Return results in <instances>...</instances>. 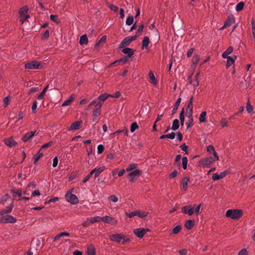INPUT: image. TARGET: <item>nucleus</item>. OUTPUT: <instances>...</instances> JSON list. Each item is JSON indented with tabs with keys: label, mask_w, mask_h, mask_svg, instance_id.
Wrapping results in <instances>:
<instances>
[{
	"label": "nucleus",
	"mask_w": 255,
	"mask_h": 255,
	"mask_svg": "<svg viewBox=\"0 0 255 255\" xmlns=\"http://www.w3.org/2000/svg\"><path fill=\"white\" fill-rule=\"evenodd\" d=\"M88 220H89L90 221L91 224H93L96 222L102 221V217H100L98 216L91 217V218L88 219Z\"/></svg>",
	"instance_id": "obj_30"
},
{
	"label": "nucleus",
	"mask_w": 255,
	"mask_h": 255,
	"mask_svg": "<svg viewBox=\"0 0 255 255\" xmlns=\"http://www.w3.org/2000/svg\"><path fill=\"white\" fill-rule=\"evenodd\" d=\"M17 219L13 216L10 215H4L3 224L14 223L16 222Z\"/></svg>",
	"instance_id": "obj_13"
},
{
	"label": "nucleus",
	"mask_w": 255,
	"mask_h": 255,
	"mask_svg": "<svg viewBox=\"0 0 255 255\" xmlns=\"http://www.w3.org/2000/svg\"><path fill=\"white\" fill-rule=\"evenodd\" d=\"M136 165L137 164L134 163L130 164L126 169V171L129 172L134 169L136 167Z\"/></svg>",
	"instance_id": "obj_51"
},
{
	"label": "nucleus",
	"mask_w": 255,
	"mask_h": 255,
	"mask_svg": "<svg viewBox=\"0 0 255 255\" xmlns=\"http://www.w3.org/2000/svg\"><path fill=\"white\" fill-rule=\"evenodd\" d=\"M10 192L13 194V196L15 197L16 195L20 197L22 195V192L20 189H17L15 188H12L10 189Z\"/></svg>",
	"instance_id": "obj_24"
},
{
	"label": "nucleus",
	"mask_w": 255,
	"mask_h": 255,
	"mask_svg": "<svg viewBox=\"0 0 255 255\" xmlns=\"http://www.w3.org/2000/svg\"><path fill=\"white\" fill-rule=\"evenodd\" d=\"M133 234L139 238H142L144 236L143 228H138L133 230Z\"/></svg>",
	"instance_id": "obj_15"
},
{
	"label": "nucleus",
	"mask_w": 255,
	"mask_h": 255,
	"mask_svg": "<svg viewBox=\"0 0 255 255\" xmlns=\"http://www.w3.org/2000/svg\"><path fill=\"white\" fill-rule=\"evenodd\" d=\"M106 169V167L104 166L100 167L99 168H95L93 170H92V172L95 173L94 176L95 178L98 177L99 175L104 171Z\"/></svg>",
	"instance_id": "obj_17"
},
{
	"label": "nucleus",
	"mask_w": 255,
	"mask_h": 255,
	"mask_svg": "<svg viewBox=\"0 0 255 255\" xmlns=\"http://www.w3.org/2000/svg\"><path fill=\"white\" fill-rule=\"evenodd\" d=\"M98 153L101 154L104 150V146L102 144L98 146Z\"/></svg>",
	"instance_id": "obj_63"
},
{
	"label": "nucleus",
	"mask_w": 255,
	"mask_h": 255,
	"mask_svg": "<svg viewBox=\"0 0 255 255\" xmlns=\"http://www.w3.org/2000/svg\"><path fill=\"white\" fill-rule=\"evenodd\" d=\"M245 3L243 1L240 2L236 5V10L237 11H240L242 10L244 7Z\"/></svg>",
	"instance_id": "obj_40"
},
{
	"label": "nucleus",
	"mask_w": 255,
	"mask_h": 255,
	"mask_svg": "<svg viewBox=\"0 0 255 255\" xmlns=\"http://www.w3.org/2000/svg\"><path fill=\"white\" fill-rule=\"evenodd\" d=\"M200 59L199 55L197 54H194L192 62L193 64L195 65V66L197 64L198 62H199Z\"/></svg>",
	"instance_id": "obj_43"
},
{
	"label": "nucleus",
	"mask_w": 255,
	"mask_h": 255,
	"mask_svg": "<svg viewBox=\"0 0 255 255\" xmlns=\"http://www.w3.org/2000/svg\"><path fill=\"white\" fill-rule=\"evenodd\" d=\"M93 174V173L92 172V171H91L88 175H87L83 180L82 182L83 183H86L89 179L90 178V177L92 176V175Z\"/></svg>",
	"instance_id": "obj_56"
},
{
	"label": "nucleus",
	"mask_w": 255,
	"mask_h": 255,
	"mask_svg": "<svg viewBox=\"0 0 255 255\" xmlns=\"http://www.w3.org/2000/svg\"><path fill=\"white\" fill-rule=\"evenodd\" d=\"M130 43L128 37H127L121 42L119 48H126L127 46H128Z\"/></svg>",
	"instance_id": "obj_19"
},
{
	"label": "nucleus",
	"mask_w": 255,
	"mask_h": 255,
	"mask_svg": "<svg viewBox=\"0 0 255 255\" xmlns=\"http://www.w3.org/2000/svg\"><path fill=\"white\" fill-rule=\"evenodd\" d=\"M87 255H96L95 248L93 246H90L87 248Z\"/></svg>",
	"instance_id": "obj_28"
},
{
	"label": "nucleus",
	"mask_w": 255,
	"mask_h": 255,
	"mask_svg": "<svg viewBox=\"0 0 255 255\" xmlns=\"http://www.w3.org/2000/svg\"><path fill=\"white\" fill-rule=\"evenodd\" d=\"M138 128V126L136 122H133L130 126V131L131 132H134L136 129Z\"/></svg>",
	"instance_id": "obj_49"
},
{
	"label": "nucleus",
	"mask_w": 255,
	"mask_h": 255,
	"mask_svg": "<svg viewBox=\"0 0 255 255\" xmlns=\"http://www.w3.org/2000/svg\"><path fill=\"white\" fill-rule=\"evenodd\" d=\"M107 39L106 35L103 36L101 39L96 43L95 47H98L100 46L101 43H104L106 42Z\"/></svg>",
	"instance_id": "obj_34"
},
{
	"label": "nucleus",
	"mask_w": 255,
	"mask_h": 255,
	"mask_svg": "<svg viewBox=\"0 0 255 255\" xmlns=\"http://www.w3.org/2000/svg\"><path fill=\"white\" fill-rule=\"evenodd\" d=\"M195 206L196 205H194L193 207H192L191 205L184 206L181 209L182 212L191 216L194 214Z\"/></svg>",
	"instance_id": "obj_8"
},
{
	"label": "nucleus",
	"mask_w": 255,
	"mask_h": 255,
	"mask_svg": "<svg viewBox=\"0 0 255 255\" xmlns=\"http://www.w3.org/2000/svg\"><path fill=\"white\" fill-rule=\"evenodd\" d=\"M4 142L7 146L10 147L15 146L17 144V142L13 140L12 136L5 139Z\"/></svg>",
	"instance_id": "obj_14"
},
{
	"label": "nucleus",
	"mask_w": 255,
	"mask_h": 255,
	"mask_svg": "<svg viewBox=\"0 0 255 255\" xmlns=\"http://www.w3.org/2000/svg\"><path fill=\"white\" fill-rule=\"evenodd\" d=\"M24 68L26 69H41L42 68L41 63L37 61H32L27 63L24 65Z\"/></svg>",
	"instance_id": "obj_4"
},
{
	"label": "nucleus",
	"mask_w": 255,
	"mask_h": 255,
	"mask_svg": "<svg viewBox=\"0 0 255 255\" xmlns=\"http://www.w3.org/2000/svg\"><path fill=\"white\" fill-rule=\"evenodd\" d=\"M179 119L180 121L181 125L183 126L184 120H185V116H184V109L182 108L181 111L180 112L179 115Z\"/></svg>",
	"instance_id": "obj_32"
},
{
	"label": "nucleus",
	"mask_w": 255,
	"mask_h": 255,
	"mask_svg": "<svg viewBox=\"0 0 255 255\" xmlns=\"http://www.w3.org/2000/svg\"><path fill=\"white\" fill-rule=\"evenodd\" d=\"M40 149H39V151L37 154L34 155L33 158L34 160V164H36V162L38 161V160L43 156V154L42 153H40Z\"/></svg>",
	"instance_id": "obj_31"
},
{
	"label": "nucleus",
	"mask_w": 255,
	"mask_h": 255,
	"mask_svg": "<svg viewBox=\"0 0 255 255\" xmlns=\"http://www.w3.org/2000/svg\"><path fill=\"white\" fill-rule=\"evenodd\" d=\"M135 51V50L128 48V47H126L124 48L122 50V52L125 54H127V55L124 56V57L128 60L129 58H130L132 57V56L134 54V52Z\"/></svg>",
	"instance_id": "obj_9"
},
{
	"label": "nucleus",
	"mask_w": 255,
	"mask_h": 255,
	"mask_svg": "<svg viewBox=\"0 0 255 255\" xmlns=\"http://www.w3.org/2000/svg\"><path fill=\"white\" fill-rule=\"evenodd\" d=\"M180 147L183 151L185 152V154H188V152L187 151L188 147L187 145L185 144V143H183L182 145H181Z\"/></svg>",
	"instance_id": "obj_58"
},
{
	"label": "nucleus",
	"mask_w": 255,
	"mask_h": 255,
	"mask_svg": "<svg viewBox=\"0 0 255 255\" xmlns=\"http://www.w3.org/2000/svg\"><path fill=\"white\" fill-rule=\"evenodd\" d=\"M234 63V60L232 59V58L231 57V56L229 57V58H227V64H226L227 68H229Z\"/></svg>",
	"instance_id": "obj_50"
},
{
	"label": "nucleus",
	"mask_w": 255,
	"mask_h": 255,
	"mask_svg": "<svg viewBox=\"0 0 255 255\" xmlns=\"http://www.w3.org/2000/svg\"><path fill=\"white\" fill-rule=\"evenodd\" d=\"M3 107L5 108L9 104V97L7 96V97H5L3 100Z\"/></svg>",
	"instance_id": "obj_55"
},
{
	"label": "nucleus",
	"mask_w": 255,
	"mask_h": 255,
	"mask_svg": "<svg viewBox=\"0 0 255 255\" xmlns=\"http://www.w3.org/2000/svg\"><path fill=\"white\" fill-rule=\"evenodd\" d=\"M148 213L147 211L135 210L136 216L142 219L147 216Z\"/></svg>",
	"instance_id": "obj_21"
},
{
	"label": "nucleus",
	"mask_w": 255,
	"mask_h": 255,
	"mask_svg": "<svg viewBox=\"0 0 255 255\" xmlns=\"http://www.w3.org/2000/svg\"><path fill=\"white\" fill-rule=\"evenodd\" d=\"M82 123V121H78L74 122L72 124L70 127L68 128V130L79 129Z\"/></svg>",
	"instance_id": "obj_18"
},
{
	"label": "nucleus",
	"mask_w": 255,
	"mask_h": 255,
	"mask_svg": "<svg viewBox=\"0 0 255 255\" xmlns=\"http://www.w3.org/2000/svg\"><path fill=\"white\" fill-rule=\"evenodd\" d=\"M143 28H144V25L143 24H140L138 28H137V30L136 32V34H139V36L141 34L142 31H143Z\"/></svg>",
	"instance_id": "obj_53"
},
{
	"label": "nucleus",
	"mask_w": 255,
	"mask_h": 255,
	"mask_svg": "<svg viewBox=\"0 0 255 255\" xmlns=\"http://www.w3.org/2000/svg\"><path fill=\"white\" fill-rule=\"evenodd\" d=\"M182 167L184 170H185L187 169V162H188V159H187V157H186V156L183 157L182 158Z\"/></svg>",
	"instance_id": "obj_46"
},
{
	"label": "nucleus",
	"mask_w": 255,
	"mask_h": 255,
	"mask_svg": "<svg viewBox=\"0 0 255 255\" xmlns=\"http://www.w3.org/2000/svg\"><path fill=\"white\" fill-rule=\"evenodd\" d=\"M207 113L205 111L202 112L200 115L199 120L200 123H205L206 122V117Z\"/></svg>",
	"instance_id": "obj_33"
},
{
	"label": "nucleus",
	"mask_w": 255,
	"mask_h": 255,
	"mask_svg": "<svg viewBox=\"0 0 255 255\" xmlns=\"http://www.w3.org/2000/svg\"><path fill=\"white\" fill-rule=\"evenodd\" d=\"M235 21V18L234 15L232 14H230L226 21H225L223 26L221 28V29H223L225 27H229L232 25Z\"/></svg>",
	"instance_id": "obj_10"
},
{
	"label": "nucleus",
	"mask_w": 255,
	"mask_h": 255,
	"mask_svg": "<svg viewBox=\"0 0 255 255\" xmlns=\"http://www.w3.org/2000/svg\"><path fill=\"white\" fill-rule=\"evenodd\" d=\"M53 144V141H50L46 143H45L41 147V148L40 149V150L43 149V148H47V147H49L50 146H51Z\"/></svg>",
	"instance_id": "obj_57"
},
{
	"label": "nucleus",
	"mask_w": 255,
	"mask_h": 255,
	"mask_svg": "<svg viewBox=\"0 0 255 255\" xmlns=\"http://www.w3.org/2000/svg\"><path fill=\"white\" fill-rule=\"evenodd\" d=\"M220 123L222 125V128H224L225 127H228V122L226 121V119L223 118L221 120Z\"/></svg>",
	"instance_id": "obj_62"
},
{
	"label": "nucleus",
	"mask_w": 255,
	"mask_h": 255,
	"mask_svg": "<svg viewBox=\"0 0 255 255\" xmlns=\"http://www.w3.org/2000/svg\"><path fill=\"white\" fill-rule=\"evenodd\" d=\"M88 42V39L86 34H84L80 37L79 43L81 45L86 44Z\"/></svg>",
	"instance_id": "obj_26"
},
{
	"label": "nucleus",
	"mask_w": 255,
	"mask_h": 255,
	"mask_svg": "<svg viewBox=\"0 0 255 255\" xmlns=\"http://www.w3.org/2000/svg\"><path fill=\"white\" fill-rule=\"evenodd\" d=\"M214 161L213 157L210 156L209 157L203 158L200 159L198 162L199 166H202L204 168H208Z\"/></svg>",
	"instance_id": "obj_2"
},
{
	"label": "nucleus",
	"mask_w": 255,
	"mask_h": 255,
	"mask_svg": "<svg viewBox=\"0 0 255 255\" xmlns=\"http://www.w3.org/2000/svg\"><path fill=\"white\" fill-rule=\"evenodd\" d=\"M187 114H191L193 113V105H188L187 108L186 109Z\"/></svg>",
	"instance_id": "obj_59"
},
{
	"label": "nucleus",
	"mask_w": 255,
	"mask_h": 255,
	"mask_svg": "<svg viewBox=\"0 0 255 255\" xmlns=\"http://www.w3.org/2000/svg\"><path fill=\"white\" fill-rule=\"evenodd\" d=\"M246 109L249 113H251L253 112V106L251 105L249 101H248L247 104Z\"/></svg>",
	"instance_id": "obj_52"
},
{
	"label": "nucleus",
	"mask_w": 255,
	"mask_h": 255,
	"mask_svg": "<svg viewBox=\"0 0 255 255\" xmlns=\"http://www.w3.org/2000/svg\"><path fill=\"white\" fill-rule=\"evenodd\" d=\"M108 199L110 200V201H112L114 202H116L118 201V198L116 196L114 195H111L108 198Z\"/></svg>",
	"instance_id": "obj_61"
},
{
	"label": "nucleus",
	"mask_w": 255,
	"mask_h": 255,
	"mask_svg": "<svg viewBox=\"0 0 255 255\" xmlns=\"http://www.w3.org/2000/svg\"><path fill=\"white\" fill-rule=\"evenodd\" d=\"M133 22V17L131 15L128 16L126 20V24L128 25H130Z\"/></svg>",
	"instance_id": "obj_48"
},
{
	"label": "nucleus",
	"mask_w": 255,
	"mask_h": 255,
	"mask_svg": "<svg viewBox=\"0 0 255 255\" xmlns=\"http://www.w3.org/2000/svg\"><path fill=\"white\" fill-rule=\"evenodd\" d=\"M142 174V171L139 169H135L131 172H130L128 175V176L129 178V181L130 182H134V179L135 177L140 176Z\"/></svg>",
	"instance_id": "obj_6"
},
{
	"label": "nucleus",
	"mask_w": 255,
	"mask_h": 255,
	"mask_svg": "<svg viewBox=\"0 0 255 255\" xmlns=\"http://www.w3.org/2000/svg\"><path fill=\"white\" fill-rule=\"evenodd\" d=\"M103 106V103L101 102H99L95 105V108L93 110V116H95L98 117L101 115V108Z\"/></svg>",
	"instance_id": "obj_7"
},
{
	"label": "nucleus",
	"mask_w": 255,
	"mask_h": 255,
	"mask_svg": "<svg viewBox=\"0 0 255 255\" xmlns=\"http://www.w3.org/2000/svg\"><path fill=\"white\" fill-rule=\"evenodd\" d=\"M149 77L150 79L152 80V83L154 85H156L157 84V81L155 78L153 73L151 71L149 73Z\"/></svg>",
	"instance_id": "obj_45"
},
{
	"label": "nucleus",
	"mask_w": 255,
	"mask_h": 255,
	"mask_svg": "<svg viewBox=\"0 0 255 255\" xmlns=\"http://www.w3.org/2000/svg\"><path fill=\"white\" fill-rule=\"evenodd\" d=\"M243 214V211L240 209H230L227 211L226 216L232 219L238 220L240 219Z\"/></svg>",
	"instance_id": "obj_1"
},
{
	"label": "nucleus",
	"mask_w": 255,
	"mask_h": 255,
	"mask_svg": "<svg viewBox=\"0 0 255 255\" xmlns=\"http://www.w3.org/2000/svg\"><path fill=\"white\" fill-rule=\"evenodd\" d=\"M10 198V196L8 194H5L0 199V203L4 205L5 202L7 201L8 198Z\"/></svg>",
	"instance_id": "obj_44"
},
{
	"label": "nucleus",
	"mask_w": 255,
	"mask_h": 255,
	"mask_svg": "<svg viewBox=\"0 0 255 255\" xmlns=\"http://www.w3.org/2000/svg\"><path fill=\"white\" fill-rule=\"evenodd\" d=\"M123 238H124V235L121 234H112L109 236L111 241L121 244H123Z\"/></svg>",
	"instance_id": "obj_5"
},
{
	"label": "nucleus",
	"mask_w": 255,
	"mask_h": 255,
	"mask_svg": "<svg viewBox=\"0 0 255 255\" xmlns=\"http://www.w3.org/2000/svg\"><path fill=\"white\" fill-rule=\"evenodd\" d=\"M74 98L72 97V96H71L69 99L66 100L64 102L62 103V106L64 107L70 105L72 102V101L74 100Z\"/></svg>",
	"instance_id": "obj_41"
},
{
	"label": "nucleus",
	"mask_w": 255,
	"mask_h": 255,
	"mask_svg": "<svg viewBox=\"0 0 255 255\" xmlns=\"http://www.w3.org/2000/svg\"><path fill=\"white\" fill-rule=\"evenodd\" d=\"M49 37V31L46 30L42 35L41 38L42 40H46Z\"/></svg>",
	"instance_id": "obj_47"
},
{
	"label": "nucleus",
	"mask_w": 255,
	"mask_h": 255,
	"mask_svg": "<svg viewBox=\"0 0 255 255\" xmlns=\"http://www.w3.org/2000/svg\"><path fill=\"white\" fill-rule=\"evenodd\" d=\"M73 189H70L65 195L66 200L72 204H76L79 202L78 197L74 194H72Z\"/></svg>",
	"instance_id": "obj_3"
},
{
	"label": "nucleus",
	"mask_w": 255,
	"mask_h": 255,
	"mask_svg": "<svg viewBox=\"0 0 255 255\" xmlns=\"http://www.w3.org/2000/svg\"><path fill=\"white\" fill-rule=\"evenodd\" d=\"M112 96V95L108 94H101L98 98V100L103 103V102L108 99V97Z\"/></svg>",
	"instance_id": "obj_29"
},
{
	"label": "nucleus",
	"mask_w": 255,
	"mask_h": 255,
	"mask_svg": "<svg viewBox=\"0 0 255 255\" xmlns=\"http://www.w3.org/2000/svg\"><path fill=\"white\" fill-rule=\"evenodd\" d=\"M181 98H179L176 101L174 105V108L173 109V110H172V115H174L176 113V111L177 110H178V108H179V106L180 105V104L181 103Z\"/></svg>",
	"instance_id": "obj_23"
},
{
	"label": "nucleus",
	"mask_w": 255,
	"mask_h": 255,
	"mask_svg": "<svg viewBox=\"0 0 255 255\" xmlns=\"http://www.w3.org/2000/svg\"><path fill=\"white\" fill-rule=\"evenodd\" d=\"M11 211L12 210L7 206L5 209H2L0 211V215L3 216L5 214L10 213Z\"/></svg>",
	"instance_id": "obj_39"
},
{
	"label": "nucleus",
	"mask_w": 255,
	"mask_h": 255,
	"mask_svg": "<svg viewBox=\"0 0 255 255\" xmlns=\"http://www.w3.org/2000/svg\"><path fill=\"white\" fill-rule=\"evenodd\" d=\"M48 87H49V86L48 85L43 89L42 92L38 96V97H37L38 100H41V99H43L44 95L45 94V93H46V91L47 90V89H48Z\"/></svg>",
	"instance_id": "obj_36"
},
{
	"label": "nucleus",
	"mask_w": 255,
	"mask_h": 255,
	"mask_svg": "<svg viewBox=\"0 0 255 255\" xmlns=\"http://www.w3.org/2000/svg\"><path fill=\"white\" fill-rule=\"evenodd\" d=\"M102 221L108 223L112 225H115L117 223V221L115 218L111 217L108 216H106L102 217Z\"/></svg>",
	"instance_id": "obj_11"
},
{
	"label": "nucleus",
	"mask_w": 255,
	"mask_h": 255,
	"mask_svg": "<svg viewBox=\"0 0 255 255\" xmlns=\"http://www.w3.org/2000/svg\"><path fill=\"white\" fill-rule=\"evenodd\" d=\"M36 132V131L35 130L33 131H30V132H27L25 134H24L22 136V137L21 138L22 140L24 142H26L27 141H28V140H29V139L32 138Z\"/></svg>",
	"instance_id": "obj_16"
},
{
	"label": "nucleus",
	"mask_w": 255,
	"mask_h": 255,
	"mask_svg": "<svg viewBox=\"0 0 255 255\" xmlns=\"http://www.w3.org/2000/svg\"><path fill=\"white\" fill-rule=\"evenodd\" d=\"M179 128V122L178 119H175L173 121L171 129L173 131H175L178 129Z\"/></svg>",
	"instance_id": "obj_27"
},
{
	"label": "nucleus",
	"mask_w": 255,
	"mask_h": 255,
	"mask_svg": "<svg viewBox=\"0 0 255 255\" xmlns=\"http://www.w3.org/2000/svg\"><path fill=\"white\" fill-rule=\"evenodd\" d=\"M108 7L111 10L114 11L115 12H117L119 9L118 7L113 4H109Z\"/></svg>",
	"instance_id": "obj_54"
},
{
	"label": "nucleus",
	"mask_w": 255,
	"mask_h": 255,
	"mask_svg": "<svg viewBox=\"0 0 255 255\" xmlns=\"http://www.w3.org/2000/svg\"><path fill=\"white\" fill-rule=\"evenodd\" d=\"M181 229V226L177 225L174 227L171 231L170 234H178Z\"/></svg>",
	"instance_id": "obj_37"
},
{
	"label": "nucleus",
	"mask_w": 255,
	"mask_h": 255,
	"mask_svg": "<svg viewBox=\"0 0 255 255\" xmlns=\"http://www.w3.org/2000/svg\"><path fill=\"white\" fill-rule=\"evenodd\" d=\"M195 225V221L194 220H189L186 221L184 227L187 230H191Z\"/></svg>",
	"instance_id": "obj_20"
},
{
	"label": "nucleus",
	"mask_w": 255,
	"mask_h": 255,
	"mask_svg": "<svg viewBox=\"0 0 255 255\" xmlns=\"http://www.w3.org/2000/svg\"><path fill=\"white\" fill-rule=\"evenodd\" d=\"M128 59H127L124 56L122 58H121L120 59H118L117 60H116L114 62H113V63H111L110 64H109L108 66H107V68H111L113 66H118L120 64V63H123V64H125L126 63L127 61H128Z\"/></svg>",
	"instance_id": "obj_12"
},
{
	"label": "nucleus",
	"mask_w": 255,
	"mask_h": 255,
	"mask_svg": "<svg viewBox=\"0 0 255 255\" xmlns=\"http://www.w3.org/2000/svg\"><path fill=\"white\" fill-rule=\"evenodd\" d=\"M238 255H248L247 250L246 249H243L239 252Z\"/></svg>",
	"instance_id": "obj_64"
},
{
	"label": "nucleus",
	"mask_w": 255,
	"mask_h": 255,
	"mask_svg": "<svg viewBox=\"0 0 255 255\" xmlns=\"http://www.w3.org/2000/svg\"><path fill=\"white\" fill-rule=\"evenodd\" d=\"M69 236L70 234H69V233H67V232H62V233H61L60 234H58V235H57L54 237V241L58 240V239H59V238L60 237H62L63 236Z\"/></svg>",
	"instance_id": "obj_38"
},
{
	"label": "nucleus",
	"mask_w": 255,
	"mask_h": 255,
	"mask_svg": "<svg viewBox=\"0 0 255 255\" xmlns=\"http://www.w3.org/2000/svg\"><path fill=\"white\" fill-rule=\"evenodd\" d=\"M178 174V172L177 170H174L173 171H172L170 174L169 175V177L170 178H174L175 177L177 176Z\"/></svg>",
	"instance_id": "obj_60"
},
{
	"label": "nucleus",
	"mask_w": 255,
	"mask_h": 255,
	"mask_svg": "<svg viewBox=\"0 0 255 255\" xmlns=\"http://www.w3.org/2000/svg\"><path fill=\"white\" fill-rule=\"evenodd\" d=\"M149 43V39L147 36H144L142 41L141 48L147 49Z\"/></svg>",
	"instance_id": "obj_22"
},
{
	"label": "nucleus",
	"mask_w": 255,
	"mask_h": 255,
	"mask_svg": "<svg viewBox=\"0 0 255 255\" xmlns=\"http://www.w3.org/2000/svg\"><path fill=\"white\" fill-rule=\"evenodd\" d=\"M28 6L26 5L23 6V7H21L19 11L20 16L22 17L24 15V13H26L28 11Z\"/></svg>",
	"instance_id": "obj_35"
},
{
	"label": "nucleus",
	"mask_w": 255,
	"mask_h": 255,
	"mask_svg": "<svg viewBox=\"0 0 255 255\" xmlns=\"http://www.w3.org/2000/svg\"><path fill=\"white\" fill-rule=\"evenodd\" d=\"M50 18L52 21L57 24H59L61 22L60 19L58 18V15H57L51 14L50 16Z\"/></svg>",
	"instance_id": "obj_42"
},
{
	"label": "nucleus",
	"mask_w": 255,
	"mask_h": 255,
	"mask_svg": "<svg viewBox=\"0 0 255 255\" xmlns=\"http://www.w3.org/2000/svg\"><path fill=\"white\" fill-rule=\"evenodd\" d=\"M189 181V178L187 177H184L182 180V189L184 191H186L187 189V186L188 182Z\"/></svg>",
	"instance_id": "obj_25"
}]
</instances>
